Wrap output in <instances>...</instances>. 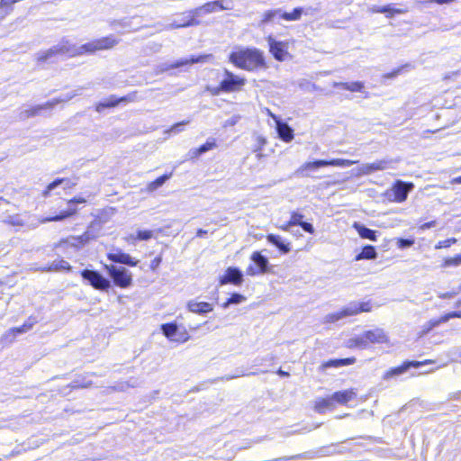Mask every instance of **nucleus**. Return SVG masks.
Wrapping results in <instances>:
<instances>
[{
    "mask_svg": "<svg viewBox=\"0 0 461 461\" xmlns=\"http://www.w3.org/2000/svg\"><path fill=\"white\" fill-rule=\"evenodd\" d=\"M293 227L292 224H290V221H288L287 222L282 224L279 228L282 230H285V231H291V228Z\"/></svg>",
    "mask_w": 461,
    "mask_h": 461,
    "instance_id": "obj_62",
    "label": "nucleus"
},
{
    "mask_svg": "<svg viewBox=\"0 0 461 461\" xmlns=\"http://www.w3.org/2000/svg\"><path fill=\"white\" fill-rule=\"evenodd\" d=\"M300 226L302 227V229L304 231H306L308 233L313 234L314 231H315V229H314V227H313V225L312 223H309V222H306V221H303Z\"/></svg>",
    "mask_w": 461,
    "mask_h": 461,
    "instance_id": "obj_56",
    "label": "nucleus"
},
{
    "mask_svg": "<svg viewBox=\"0 0 461 461\" xmlns=\"http://www.w3.org/2000/svg\"><path fill=\"white\" fill-rule=\"evenodd\" d=\"M65 242L68 243L70 246L72 247H75V248H79L81 247L78 243V241H74L72 240H69V238H68Z\"/></svg>",
    "mask_w": 461,
    "mask_h": 461,
    "instance_id": "obj_64",
    "label": "nucleus"
},
{
    "mask_svg": "<svg viewBox=\"0 0 461 461\" xmlns=\"http://www.w3.org/2000/svg\"><path fill=\"white\" fill-rule=\"evenodd\" d=\"M187 307L190 312L199 314L211 312L213 310L212 304L205 302L190 301Z\"/></svg>",
    "mask_w": 461,
    "mask_h": 461,
    "instance_id": "obj_23",
    "label": "nucleus"
},
{
    "mask_svg": "<svg viewBox=\"0 0 461 461\" xmlns=\"http://www.w3.org/2000/svg\"><path fill=\"white\" fill-rule=\"evenodd\" d=\"M161 331L167 338L172 339L177 331V325L174 322L162 324Z\"/></svg>",
    "mask_w": 461,
    "mask_h": 461,
    "instance_id": "obj_37",
    "label": "nucleus"
},
{
    "mask_svg": "<svg viewBox=\"0 0 461 461\" xmlns=\"http://www.w3.org/2000/svg\"><path fill=\"white\" fill-rule=\"evenodd\" d=\"M83 89H84L83 87H78L71 92L64 94L63 95H61L59 97L53 98V99L48 101V103H51V109H53L57 104L63 103V102H68V101L71 100L72 98H74L75 96L80 95L82 94Z\"/></svg>",
    "mask_w": 461,
    "mask_h": 461,
    "instance_id": "obj_27",
    "label": "nucleus"
},
{
    "mask_svg": "<svg viewBox=\"0 0 461 461\" xmlns=\"http://www.w3.org/2000/svg\"><path fill=\"white\" fill-rule=\"evenodd\" d=\"M267 240L268 243L276 247L282 254H287L291 251V244L285 242L279 235L268 234Z\"/></svg>",
    "mask_w": 461,
    "mask_h": 461,
    "instance_id": "obj_21",
    "label": "nucleus"
},
{
    "mask_svg": "<svg viewBox=\"0 0 461 461\" xmlns=\"http://www.w3.org/2000/svg\"><path fill=\"white\" fill-rule=\"evenodd\" d=\"M429 362V360H426L424 362H420V361H405L400 366L393 367V368L389 369L388 371H386L384 373V375H383V379L384 380L392 379V378H393L395 376H399V375L404 374L411 367H420L422 365L427 364Z\"/></svg>",
    "mask_w": 461,
    "mask_h": 461,
    "instance_id": "obj_13",
    "label": "nucleus"
},
{
    "mask_svg": "<svg viewBox=\"0 0 461 461\" xmlns=\"http://www.w3.org/2000/svg\"><path fill=\"white\" fill-rule=\"evenodd\" d=\"M243 281V274L237 267H228L225 274L220 278V284L221 285L226 284H233L240 285Z\"/></svg>",
    "mask_w": 461,
    "mask_h": 461,
    "instance_id": "obj_14",
    "label": "nucleus"
},
{
    "mask_svg": "<svg viewBox=\"0 0 461 461\" xmlns=\"http://www.w3.org/2000/svg\"><path fill=\"white\" fill-rule=\"evenodd\" d=\"M356 362L355 357H347V358H339V359H330L327 362H324L321 366V369H327L330 367H340L343 366L352 365Z\"/></svg>",
    "mask_w": 461,
    "mask_h": 461,
    "instance_id": "obj_28",
    "label": "nucleus"
},
{
    "mask_svg": "<svg viewBox=\"0 0 461 461\" xmlns=\"http://www.w3.org/2000/svg\"><path fill=\"white\" fill-rule=\"evenodd\" d=\"M216 147V143L214 140H207L204 144L201 145L199 148L195 149H192L190 152L192 153V157H198Z\"/></svg>",
    "mask_w": 461,
    "mask_h": 461,
    "instance_id": "obj_34",
    "label": "nucleus"
},
{
    "mask_svg": "<svg viewBox=\"0 0 461 461\" xmlns=\"http://www.w3.org/2000/svg\"><path fill=\"white\" fill-rule=\"evenodd\" d=\"M68 55V41L63 39L57 45L46 50H41L36 53V59L38 63H45L52 61L57 56Z\"/></svg>",
    "mask_w": 461,
    "mask_h": 461,
    "instance_id": "obj_5",
    "label": "nucleus"
},
{
    "mask_svg": "<svg viewBox=\"0 0 461 461\" xmlns=\"http://www.w3.org/2000/svg\"><path fill=\"white\" fill-rule=\"evenodd\" d=\"M452 318H461V312H453L447 313L441 317V321H443V322H447Z\"/></svg>",
    "mask_w": 461,
    "mask_h": 461,
    "instance_id": "obj_54",
    "label": "nucleus"
},
{
    "mask_svg": "<svg viewBox=\"0 0 461 461\" xmlns=\"http://www.w3.org/2000/svg\"><path fill=\"white\" fill-rule=\"evenodd\" d=\"M276 15H281V9L268 10L263 14L262 23L271 22Z\"/></svg>",
    "mask_w": 461,
    "mask_h": 461,
    "instance_id": "obj_43",
    "label": "nucleus"
},
{
    "mask_svg": "<svg viewBox=\"0 0 461 461\" xmlns=\"http://www.w3.org/2000/svg\"><path fill=\"white\" fill-rule=\"evenodd\" d=\"M353 227L362 239L376 241V230H371L359 222H354Z\"/></svg>",
    "mask_w": 461,
    "mask_h": 461,
    "instance_id": "obj_24",
    "label": "nucleus"
},
{
    "mask_svg": "<svg viewBox=\"0 0 461 461\" xmlns=\"http://www.w3.org/2000/svg\"><path fill=\"white\" fill-rule=\"evenodd\" d=\"M5 223L12 225V226H18L22 227L24 225L23 221L19 217V215H11L8 216L5 221Z\"/></svg>",
    "mask_w": 461,
    "mask_h": 461,
    "instance_id": "obj_44",
    "label": "nucleus"
},
{
    "mask_svg": "<svg viewBox=\"0 0 461 461\" xmlns=\"http://www.w3.org/2000/svg\"><path fill=\"white\" fill-rule=\"evenodd\" d=\"M43 110H51V103L46 102L45 104L24 109L18 113L17 120L25 121L31 117H35L39 115Z\"/></svg>",
    "mask_w": 461,
    "mask_h": 461,
    "instance_id": "obj_19",
    "label": "nucleus"
},
{
    "mask_svg": "<svg viewBox=\"0 0 461 461\" xmlns=\"http://www.w3.org/2000/svg\"><path fill=\"white\" fill-rule=\"evenodd\" d=\"M367 345L370 344H383L388 341V337L384 330L380 328L366 330L364 332Z\"/></svg>",
    "mask_w": 461,
    "mask_h": 461,
    "instance_id": "obj_17",
    "label": "nucleus"
},
{
    "mask_svg": "<svg viewBox=\"0 0 461 461\" xmlns=\"http://www.w3.org/2000/svg\"><path fill=\"white\" fill-rule=\"evenodd\" d=\"M250 259L255 266L250 265L246 269V274L250 276L265 274L268 272L269 260L266 256H263L259 251L252 253Z\"/></svg>",
    "mask_w": 461,
    "mask_h": 461,
    "instance_id": "obj_7",
    "label": "nucleus"
},
{
    "mask_svg": "<svg viewBox=\"0 0 461 461\" xmlns=\"http://www.w3.org/2000/svg\"><path fill=\"white\" fill-rule=\"evenodd\" d=\"M335 404L332 402L331 396L328 398H321L316 400L314 410L318 413H323L325 410H332L334 409Z\"/></svg>",
    "mask_w": 461,
    "mask_h": 461,
    "instance_id": "obj_30",
    "label": "nucleus"
},
{
    "mask_svg": "<svg viewBox=\"0 0 461 461\" xmlns=\"http://www.w3.org/2000/svg\"><path fill=\"white\" fill-rule=\"evenodd\" d=\"M246 300V297L240 294H233L231 296L222 304L224 309L228 308L230 304H239Z\"/></svg>",
    "mask_w": 461,
    "mask_h": 461,
    "instance_id": "obj_39",
    "label": "nucleus"
},
{
    "mask_svg": "<svg viewBox=\"0 0 461 461\" xmlns=\"http://www.w3.org/2000/svg\"><path fill=\"white\" fill-rule=\"evenodd\" d=\"M119 43V40L113 35L104 37L91 42L77 46L68 41V56L76 57L85 53H94L96 50H109Z\"/></svg>",
    "mask_w": 461,
    "mask_h": 461,
    "instance_id": "obj_2",
    "label": "nucleus"
},
{
    "mask_svg": "<svg viewBox=\"0 0 461 461\" xmlns=\"http://www.w3.org/2000/svg\"><path fill=\"white\" fill-rule=\"evenodd\" d=\"M328 163L325 159L315 160L312 162H306L302 166V169H316L321 167H327Z\"/></svg>",
    "mask_w": 461,
    "mask_h": 461,
    "instance_id": "obj_41",
    "label": "nucleus"
},
{
    "mask_svg": "<svg viewBox=\"0 0 461 461\" xmlns=\"http://www.w3.org/2000/svg\"><path fill=\"white\" fill-rule=\"evenodd\" d=\"M303 214L294 212L289 220L290 224H292L293 226H300L302 224V222L303 221Z\"/></svg>",
    "mask_w": 461,
    "mask_h": 461,
    "instance_id": "obj_51",
    "label": "nucleus"
},
{
    "mask_svg": "<svg viewBox=\"0 0 461 461\" xmlns=\"http://www.w3.org/2000/svg\"><path fill=\"white\" fill-rule=\"evenodd\" d=\"M334 86L348 90L350 92H362L365 87L364 84L359 81L335 83Z\"/></svg>",
    "mask_w": 461,
    "mask_h": 461,
    "instance_id": "obj_31",
    "label": "nucleus"
},
{
    "mask_svg": "<svg viewBox=\"0 0 461 461\" xmlns=\"http://www.w3.org/2000/svg\"><path fill=\"white\" fill-rule=\"evenodd\" d=\"M357 393L353 389L335 392L331 395L333 403L347 404L356 397Z\"/></svg>",
    "mask_w": 461,
    "mask_h": 461,
    "instance_id": "obj_22",
    "label": "nucleus"
},
{
    "mask_svg": "<svg viewBox=\"0 0 461 461\" xmlns=\"http://www.w3.org/2000/svg\"><path fill=\"white\" fill-rule=\"evenodd\" d=\"M172 176V173L164 174L163 176L158 177L156 180L150 182L148 185V190L149 192H153L157 190L158 187L162 186L170 177Z\"/></svg>",
    "mask_w": 461,
    "mask_h": 461,
    "instance_id": "obj_36",
    "label": "nucleus"
},
{
    "mask_svg": "<svg viewBox=\"0 0 461 461\" xmlns=\"http://www.w3.org/2000/svg\"><path fill=\"white\" fill-rule=\"evenodd\" d=\"M270 115L276 122L278 137L285 142L291 141L294 139L293 129L286 122H282L279 118L271 113Z\"/></svg>",
    "mask_w": 461,
    "mask_h": 461,
    "instance_id": "obj_16",
    "label": "nucleus"
},
{
    "mask_svg": "<svg viewBox=\"0 0 461 461\" xmlns=\"http://www.w3.org/2000/svg\"><path fill=\"white\" fill-rule=\"evenodd\" d=\"M107 258L112 262L130 267H135L139 263V260L133 259L129 254L122 252L119 249H115L114 252L108 253Z\"/></svg>",
    "mask_w": 461,
    "mask_h": 461,
    "instance_id": "obj_15",
    "label": "nucleus"
},
{
    "mask_svg": "<svg viewBox=\"0 0 461 461\" xmlns=\"http://www.w3.org/2000/svg\"><path fill=\"white\" fill-rule=\"evenodd\" d=\"M414 244V239H398L397 247L401 249L411 247Z\"/></svg>",
    "mask_w": 461,
    "mask_h": 461,
    "instance_id": "obj_50",
    "label": "nucleus"
},
{
    "mask_svg": "<svg viewBox=\"0 0 461 461\" xmlns=\"http://www.w3.org/2000/svg\"><path fill=\"white\" fill-rule=\"evenodd\" d=\"M65 182H68V180L66 179V178H57V179H55L53 182H51L50 184H49L47 185L46 189L42 193V195L44 197H48L52 190H54L56 187H58L59 185H60L61 184H63Z\"/></svg>",
    "mask_w": 461,
    "mask_h": 461,
    "instance_id": "obj_40",
    "label": "nucleus"
},
{
    "mask_svg": "<svg viewBox=\"0 0 461 461\" xmlns=\"http://www.w3.org/2000/svg\"><path fill=\"white\" fill-rule=\"evenodd\" d=\"M209 57H210V55H201V56H198V57H192L190 59H182L177 60L176 62H174V63H172L170 65L163 64V65L159 66V68H160V71L163 72V71L168 70L170 68H179V67H182V66H185V65H189V64L203 62Z\"/></svg>",
    "mask_w": 461,
    "mask_h": 461,
    "instance_id": "obj_20",
    "label": "nucleus"
},
{
    "mask_svg": "<svg viewBox=\"0 0 461 461\" xmlns=\"http://www.w3.org/2000/svg\"><path fill=\"white\" fill-rule=\"evenodd\" d=\"M303 9L302 7H296L291 13L282 12L280 17L285 21H298L301 19Z\"/></svg>",
    "mask_w": 461,
    "mask_h": 461,
    "instance_id": "obj_35",
    "label": "nucleus"
},
{
    "mask_svg": "<svg viewBox=\"0 0 461 461\" xmlns=\"http://www.w3.org/2000/svg\"><path fill=\"white\" fill-rule=\"evenodd\" d=\"M223 72L225 77L221 81V88L224 93L239 91L245 86V78L234 75L227 68H224Z\"/></svg>",
    "mask_w": 461,
    "mask_h": 461,
    "instance_id": "obj_9",
    "label": "nucleus"
},
{
    "mask_svg": "<svg viewBox=\"0 0 461 461\" xmlns=\"http://www.w3.org/2000/svg\"><path fill=\"white\" fill-rule=\"evenodd\" d=\"M232 2L230 0H215L205 3L200 7L191 11L193 16H198L202 14H212L222 10H231Z\"/></svg>",
    "mask_w": 461,
    "mask_h": 461,
    "instance_id": "obj_8",
    "label": "nucleus"
},
{
    "mask_svg": "<svg viewBox=\"0 0 461 461\" xmlns=\"http://www.w3.org/2000/svg\"><path fill=\"white\" fill-rule=\"evenodd\" d=\"M104 267L115 285L121 288H127L131 285L132 276L128 269L123 267H116L113 265H105Z\"/></svg>",
    "mask_w": 461,
    "mask_h": 461,
    "instance_id": "obj_4",
    "label": "nucleus"
},
{
    "mask_svg": "<svg viewBox=\"0 0 461 461\" xmlns=\"http://www.w3.org/2000/svg\"><path fill=\"white\" fill-rule=\"evenodd\" d=\"M137 99V93L133 92L129 94L128 95L122 96L121 98H116L114 95H112L108 100L99 103L96 106V111L101 112L104 108L114 107L121 102H134Z\"/></svg>",
    "mask_w": 461,
    "mask_h": 461,
    "instance_id": "obj_18",
    "label": "nucleus"
},
{
    "mask_svg": "<svg viewBox=\"0 0 461 461\" xmlns=\"http://www.w3.org/2000/svg\"><path fill=\"white\" fill-rule=\"evenodd\" d=\"M346 347L348 348L365 349L368 348L364 332L361 335L348 339L346 341Z\"/></svg>",
    "mask_w": 461,
    "mask_h": 461,
    "instance_id": "obj_26",
    "label": "nucleus"
},
{
    "mask_svg": "<svg viewBox=\"0 0 461 461\" xmlns=\"http://www.w3.org/2000/svg\"><path fill=\"white\" fill-rule=\"evenodd\" d=\"M327 163H328V166L346 167H349V166H352L353 164L357 163V161L344 159V158H333L330 160H327Z\"/></svg>",
    "mask_w": 461,
    "mask_h": 461,
    "instance_id": "obj_38",
    "label": "nucleus"
},
{
    "mask_svg": "<svg viewBox=\"0 0 461 461\" xmlns=\"http://www.w3.org/2000/svg\"><path fill=\"white\" fill-rule=\"evenodd\" d=\"M443 321H441V317L438 320H430L426 324H424L422 334L429 332L433 328L438 326Z\"/></svg>",
    "mask_w": 461,
    "mask_h": 461,
    "instance_id": "obj_45",
    "label": "nucleus"
},
{
    "mask_svg": "<svg viewBox=\"0 0 461 461\" xmlns=\"http://www.w3.org/2000/svg\"><path fill=\"white\" fill-rule=\"evenodd\" d=\"M370 311L371 307L368 303L352 302L344 307L341 311L325 315L322 321L323 323H334L343 318L357 315L359 312H366Z\"/></svg>",
    "mask_w": 461,
    "mask_h": 461,
    "instance_id": "obj_3",
    "label": "nucleus"
},
{
    "mask_svg": "<svg viewBox=\"0 0 461 461\" xmlns=\"http://www.w3.org/2000/svg\"><path fill=\"white\" fill-rule=\"evenodd\" d=\"M267 42L269 45V51L274 58L278 61L285 60L288 56V43L285 41H277L272 36H268Z\"/></svg>",
    "mask_w": 461,
    "mask_h": 461,
    "instance_id": "obj_12",
    "label": "nucleus"
},
{
    "mask_svg": "<svg viewBox=\"0 0 461 461\" xmlns=\"http://www.w3.org/2000/svg\"><path fill=\"white\" fill-rule=\"evenodd\" d=\"M414 184L411 182H405L402 180H396L391 192L393 195V201L396 203H402L406 201L408 194L413 190Z\"/></svg>",
    "mask_w": 461,
    "mask_h": 461,
    "instance_id": "obj_11",
    "label": "nucleus"
},
{
    "mask_svg": "<svg viewBox=\"0 0 461 461\" xmlns=\"http://www.w3.org/2000/svg\"><path fill=\"white\" fill-rule=\"evenodd\" d=\"M240 120V115H233L228 120L225 121L223 127H229V126H234L238 123V122Z\"/></svg>",
    "mask_w": 461,
    "mask_h": 461,
    "instance_id": "obj_55",
    "label": "nucleus"
},
{
    "mask_svg": "<svg viewBox=\"0 0 461 461\" xmlns=\"http://www.w3.org/2000/svg\"><path fill=\"white\" fill-rule=\"evenodd\" d=\"M152 238V231L151 230H138L137 236L134 237L133 235H131L126 240L129 241L130 240H148Z\"/></svg>",
    "mask_w": 461,
    "mask_h": 461,
    "instance_id": "obj_42",
    "label": "nucleus"
},
{
    "mask_svg": "<svg viewBox=\"0 0 461 461\" xmlns=\"http://www.w3.org/2000/svg\"><path fill=\"white\" fill-rule=\"evenodd\" d=\"M384 7H388L387 13H384L386 14V17H393L395 14H402L408 12L407 9H402V8H394L390 5H384Z\"/></svg>",
    "mask_w": 461,
    "mask_h": 461,
    "instance_id": "obj_47",
    "label": "nucleus"
},
{
    "mask_svg": "<svg viewBox=\"0 0 461 461\" xmlns=\"http://www.w3.org/2000/svg\"><path fill=\"white\" fill-rule=\"evenodd\" d=\"M194 24H197V22H195L194 19L192 18L189 21H187L184 23H181V24H177L175 23H171L168 25V28L173 29V28L187 27V26L194 25Z\"/></svg>",
    "mask_w": 461,
    "mask_h": 461,
    "instance_id": "obj_53",
    "label": "nucleus"
},
{
    "mask_svg": "<svg viewBox=\"0 0 461 461\" xmlns=\"http://www.w3.org/2000/svg\"><path fill=\"white\" fill-rule=\"evenodd\" d=\"M86 202V200L85 198H82V197H79V198H77V197H74L72 199H70L68 203L69 205L71 204H75V203H85Z\"/></svg>",
    "mask_w": 461,
    "mask_h": 461,
    "instance_id": "obj_60",
    "label": "nucleus"
},
{
    "mask_svg": "<svg viewBox=\"0 0 461 461\" xmlns=\"http://www.w3.org/2000/svg\"><path fill=\"white\" fill-rule=\"evenodd\" d=\"M71 268L69 263L64 259L54 260L48 267H44L43 271H60L69 270Z\"/></svg>",
    "mask_w": 461,
    "mask_h": 461,
    "instance_id": "obj_33",
    "label": "nucleus"
},
{
    "mask_svg": "<svg viewBox=\"0 0 461 461\" xmlns=\"http://www.w3.org/2000/svg\"><path fill=\"white\" fill-rule=\"evenodd\" d=\"M388 9H389L388 7L374 5V6L371 8V11H372L373 13H380V14H384V13H387Z\"/></svg>",
    "mask_w": 461,
    "mask_h": 461,
    "instance_id": "obj_58",
    "label": "nucleus"
},
{
    "mask_svg": "<svg viewBox=\"0 0 461 461\" xmlns=\"http://www.w3.org/2000/svg\"><path fill=\"white\" fill-rule=\"evenodd\" d=\"M461 264V254L457 255L454 258H446L443 267H457Z\"/></svg>",
    "mask_w": 461,
    "mask_h": 461,
    "instance_id": "obj_46",
    "label": "nucleus"
},
{
    "mask_svg": "<svg viewBox=\"0 0 461 461\" xmlns=\"http://www.w3.org/2000/svg\"><path fill=\"white\" fill-rule=\"evenodd\" d=\"M207 89L212 95H218L220 93L223 92V90L221 88V84L216 87H208Z\"/></svg>",
    "mask_w": 461,
    "mask_h": 461,
    "instance_id": "obj_59",
    "label": "nucleus"
},
{
    "mask_svg": "<svg viewBox=\"0 0 461 461\" xmlns=\"http://www.w3.org/2000/svg\"><path fill=\"white\" fill-rule=\"evenodd\" d=\"M77 210L76 208H68V210L60 212L59 214L51 216V217H43L39 220V222L43 224L50 221H60L68 217H71L77 213Z\"/></svg>",
    "mask_w": 461,
    "mask_h": 461,
    "instance_id": "obj_25",
    "label": "nucleus"
},
{
    "mask_svg": "<svg viewBox=\"0 0 461 461\" xmlns=\"http://www.w3.org/2000/svg\"><path fill=\"white\" fill-rule=\"evenodd\" d=\"M396 160L392 158H383L376 160L373 163L363 164L357 168V176L370 175L375 171H382L389 168H393Z\"/></svg>",
    "mask_w": 461,
    "mask_h": 461,
    "instance_id": "obj_10",
    "label": "nucleus"
},
{
    "mask_svg": "<svg viewBox=\"0 0 461 461\" xmlns=\"http://www.w3.org/2000/svg\"><path fill=\"white\" fill-rule=\"evenodd\" d=\"M436 225H437V221H430L425 222L422 225H420V230H425L427 229H430L432 227H435Z\"/></svg>",
    "mask_w": 461,
    "mask_h": 461,
    "instance_id": "obj_57",
    "label": "nucleus"
},
{
    "mask_svg": "<svg viewBox=\"0 0 461 461\" xmlns=\"http://www.w3.org/2000/svg\"><path fill=\"white\" fill-rule=\"evenodd\" d=\"M69 240L78 241L81 247L87 244L90 241L88 234H86L85 232L80 236H70Z\"/></svg>",
    "mask_w": 461,
    "mask_h": 461,
    "instance_id": "obj_52",
    "label": "nucleus"
},
{
    "mask_svg": "<svg viewBox=\"0 0 461 461\" xmlns=\"http://www.w3.org/2000/svg\"><path fill=\"white\" fill-rule=\"evenodd\" d=\"M160 263H161V258L157 257L151 261L150 267L152 269H156L159 266Z\"/></svg>",
    "mask_w": 461,
    "mask_h": 461,
    "instance_id": "obj_61",
    "label": "nucleus"
},
{
    "mask_svg": "<svg viewBox=\"0 0 461 461\" xmlns=\"http://www.w3.org/2000/svg\"><path fill=\"white\" fill-rule=\"evenodd\" d=\"M229 61L247 71L267 68L264 54L257 48H238L230 52Z\"/></svg>",
    "mask_w": 461,
    "mask_h": 461,
    "instance_id": "obj_1",
    "label": "nucleus"
},
{
    "mask_svg": "<svg viewBox=\"0 0 461 461\" xmlns=\"http://www.w3.org/2000/svg\"><path fill=\"white\" fill-rule=\"evenodd\" d=\"M377 258V252L375 248L372 245H366L362 251L357 254L355 260L359 261L363 259H375Z\"/></svg>",
    "mask_w": 461,
    "mask_h": 461,
    "instance_id": "obj_29",
    "label": "nucleus"
},
{
    "mask_svg": "<svg viewBox=\"0 0 461 461\" xmlns=\"http://www.w3.org/2000/svg\"><path fill=\"white\" fill-rule=\"evenodd\" d=\"M456 295V293H444V294H440L438 295V297L442 298V299H449V298H452Z\"/></svg>",
    "mask_w": 461,
    "mask_h": 461,
    "instance_id": "obj_63",
    "label": "nucleus"
},
{
    "mask_svg": "<svg viewBox=\"0 0 461 461\" xmlns=\"http://www.w3.org/2000/svg\"><path fill=\"white\" fill-rule=\"evenodd\" d=\"M189 123V121H182L180 122L175 123L169 130L166 131V133L172 132L174 134L179 133L183 131V127Z\"/></svg>",
    "mask_w": 461,
    "mask_h": 461,
    "instance_id": "obj_48",
    "label": "nucleus"
},
{
    "mask_svg": "<svg viewBox=\"0 0 461 461\" xmlns=\"http://www.w3.org/2000/svg\"><path fill=\"white\" fill-rule=\"evenodd\" d=\"M457 240L456 238H450L445 240H440L435 245L436 249H446L450 247L451 245L456 243Z\"/></svg>",
    "mask_w": 461,
    "mask_h": 461,
    "instance_id": "obj_49",
    "label": "nucleus"
},
{
    "mask_svg": "<svg viewBox=\"0 0 461 461\" xmlns=\"http://www.w3.org/2000/svg\"><path fill=\"white\" fill-rule=\"evenodd\" d=\"M83 279L86 280L95 289L108 291L111 287V282L102 276L98 271L84 269L81 272Z\"/></svg>",
    "mask_w": 461,
    "mask_h": 461,
    "instance_id": "obj_6",
    "label": "nucleus"
},
{
    "mask_svg": "<svg viewBox=\"0 0 461 461\" xmlns=\"http://www.w3.org/2000/svg\"><path fill=\"white\" fill-rule=\"evenodd\" d=\"M32 322H25L23 325L20 327L11 329L5 335V339H7L10 336H12V339H10V341H12L17 334H23L24 332L29 331L32 328Z\"/></svg>",
    "mask_w": 461,
    "mask_h": 461,
    "instance_id": "obj_32",
    "label": "nucleus"
}]
</instances>
